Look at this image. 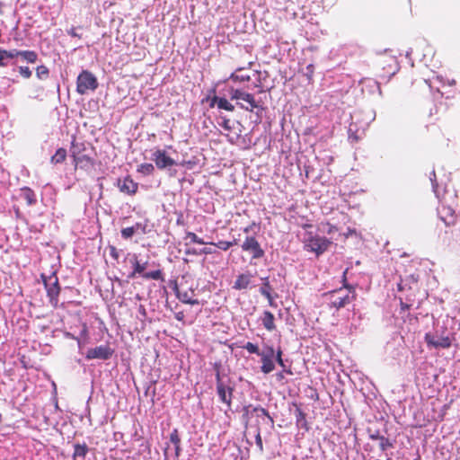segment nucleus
Listing matches in <instances>:
<instances>
[{
	"mask_svg": "<svg viewBox=\"0 0 460 460\" xmlns=\"http://www.w3.org/2000/svg\"><path fill=\"white\" fill-rule=\"evenodd\" d=\"M430 181L432 182L433 190L437 197L440 199L441 206L438 208V216L446 226H453L456 220V207L457 195L455 190H446L442 197H440L438 183L436 182V173L433 171Z\"/></svg>",
	"mask_w": 460,
	"mask_h": 460,
	"instance_id": "1",
	"label": "nucleus"
},
{
	"mask_svg": "<svg viewBox=\"0 0 460 460\" xmlns=\"http://www.w3.org/2000/svg\"><path fill=\"white\" fill-rule=\"evenodd\" d=\"M227 92L230 99L237 101L236 104L243 110L252 111L261 106L253 94L242 88L229 87Z\"/></svg>",
	"mask_w": 460,
	"mask_h": 460,
	"instance_id": "2",
	"label": "nucleus"
},
{
	"mask_svg": "<svg viewBox=\"0 0 460 460\" xmlns=\"http://www.w3.org/2000/svg\"><path fill=\"white\" fill-rule=\"evenodd\" d=\"M424 339L428 347L433 349H448L452 344L451 334L446 329L436 330L434 333L427 332Z\"/></svg>",
	"mask_w": 460,
	"mask_h": 460,
	"instance_id": "3",
	"label": "nucleus"
},
{
	"mask_svg": "<svg viewBox=\"0 0 460 460\" xmlns=\"http://www.w3.org/2000/svg\"><path fill=\"white\" fill-rule=\"evenodd\" d=\"M216 368V379H217V393L220 399V401L227 405L228 409H231L232 398L234 388L227 384L220 376L219 366L217 364L215 365Z\"/></svg>",
	"mask_w": 460,
	"mask_h": 460,
	"instance_id": "4",
	"label": "nucleus"
},
{
	"mask_svg": "<svg viewBox=\"0 0 460 460\" xmlns=\"http://www.w3.org/2000/svg\"><path fill=\"white\" fill-rule=\"evenodd\" d=\"M97 87V78L91 72L84 70L77 76L76 91L79 94H85L88 91H94Z\"/></svg>",
	"mask_w": 460,
	"mask_h": 460,
	"instance_id": "5",
	"label": "nucleus"
},
{
	"mask_svg": "<svg viewBox=\"0 0 460 460\" xmlns=\"http://www.w3.org/2000/svg\"><path fill=\"white\" fill-rule=\"evenodd\" d=\"M349 290L338 289L330 292L326 296H329V305L331 307L341 309L351 302L352 296L349 295Z\"/></svg>",
	"mask_w": 460,
	"mask_h": 460,
	"instance_id": "6",
	"label": "nucleus"
},
{
	"mask_svg": "<svg viewBox=\"0 0 460 460\" xmlns=\"http://www.w3.org/2000/svg\"><path fill=\"white\" fill-rule=\"evenodd\" d=\"M331 244V241H329L326 237L323 236H310L305 242V248L307 251L315 252L317 255L324 252Z\"/></svg>",
	"mask_w": 460,
	"mask_h": 460,
	"instance_id": "7",
	"label": "nucleus"
},
{
	"mask_svg": "<svg viewBox=\"0 0 460 460\" xmlns=\"http://www.w3.org/2000/svg\"><path fill=\"white\" fill-rule=\"evenodd\" d=\"M261 357V372L264 374H269L272 372L275 369V364H274V357H275V350L273 347L267 346L263 350H261L259 355Z\"/></svg>",
	"mask_w": 460,
	"mask_h": 460,
	"instance_id": "8",
	"label": "nucleus"
},
{
	"mask_svg": "<svg viewBox=\"0 0 460 460\" xmlns=\"http://www.w3.org/2000/svg\"><path fill=\"white\" fill-rule=\"evenodd\" d=\"M114 350L109 345H100L95 348L89 349L85 358L87 359H102L107 360L111 358Z\"/></svg>",
	"mask_w": 460,
	"mask_h": 460,
	"instance_id": "9",
	"label": "nucleus"
},
{
	"mask_svg": "<svg viewBox=\"0 0 460 460\" xmlns=\"http://www.w3.org/2000/svg\"><path fill=\"white\" fill-rule=\"evenodd\" d=\"M242 249L252 254L253 259H260L264 256V251L253 236H248L242 244Z\"/></svg>",
	"mask_w": 460,
	"mask_h": 460,
	"instance_id": "10",
	"label": "nucleus"
},
{
	"mask_svg": "<svg viewBox=\"0 0 460 460\" xmlns=\"http://www.w3.org/2000/svg\"><path fill=\"white\" fill-rule=\"evenodd\" d=\"M152 160L158 169H165L176 164V162L169 157L164 150L156 149L152 154Z\"/></svg>",
	"mask_w": 460,
	"mask_h": 460,
	"instance_id": "11",
	"label": "nucleus"
},
{
	"mask_svg": "<svg viewBox=\"0 0 460 460\" xmlns=\"http://www.w3.org/2000/svg\"><path fill=\"white\" fill-rule=\"evenodd\" d=\"M117 187L121 192L128 195H134L138 189L137 183L129 177H126L123 180H118Z\"/></svg>",
	"mask_w": 460,
	"mask_h": 460,
	"instance_id": "12",
	"label": "nucleus"
},
{
	"mask_svg": "<svg viewBox=\"0 0 460 460\" xmlns=\"http://www.w3.org/2000/svg\"><path fill=\"white\" fill-rule=\"evenodd\" d=\"M131 262L133 264V271L130 273L129 278L134 279L137 275L142 276L143 274H146L145 270L147 268L148 261H146L144 262H141L137 254L132 255Z\"/></svg>",
	"mask_w": 460,
	"mask_h": 460,
	"instance_id": "13",
	"label": "nucleus"
},
{
	"mask_svg": "<svg viewBox=\"0 0 460 460\" xmlns=\"http://www.w3.org/2000/svg\"><path fill=\"white\" fill-rule=\"evenodd\" d=\"M45 287L47 288L48 296L50 297V300L57 299L59 295V287L58 280L56 276L49 277V281L44 280Z\"/></svg>",
	"mask_w": 460,
	"mask_h": 460,
	"instance_id": "14",
	"label": "nucleus"
},
{
	"mask_svg": "<svg viewBox=\"0 0 460 460\" xmlns=\"http://www.w3.org/2000/svg\"><path fill=\"white\" fill-rule=\"evenodd\" d=\"M215 105H217L218 109L226 110L227 111H234V106L223 97L214 96L211 99L209 106L214 107Z\"/></svg>",
	"mask_w": 460,
	"mask_h": 460,
	"instance_id": "15",
	"label": "nucleus"
},
{
	"mask_svg": "<svg viewBox=\"0 0 460 460\" xmlns=\"http://www.w3.org/2000/svg\"><path fill=\"white\" fill-rule=\"evenodd\" d=\"M251 274H240L234 283L233 288L237 290L245 289L251 283Z\"/></svg>",
	"mask_w": 460,
	"mask_h": 460,
	"instance_id": "16",
	"label": "nucleus"
},
{
	"mask_svg": "<svg viewBox=\"0 0 460 460\" xmlns=\"http://www.w3.org/2000/svg\"><path fill=\"white\" fill-rule=\"evenodd\" d=\"M274 315L270 311H265L263 313V316L261 318V322H262V324L263 326L265 327L266 330L268 331H273L275 329V323H274Z\"/></svg>",
	"mask_w": 460,
	"mask_h": 460,
	"instance_id": "17",
	"label": "nucleus"
},
{
	"mask_svg": "<svg viewBox=\"0 0 460 460\" xmlns=\"http://www.w3.org/2000/svg\"><path fill=\"white\" fill-rule=\"evenodd\" d=\"M88 447L86 444H75L74 446V459L76 460L77 458L84 459L87 452H88Z\"/></svg>",
	"mask_w": 460,
	"mask_h": 460,
	"instance_id": "18",
	"label": "nucleus"
},
{
	"mask_svg": "<svg viewBox=\"0 0 460 460\" xmlns=\"http://www.w3.org/2000/svg\"><path fill=\"white\" fill-rule=\"evenodd\" d=\"M192 292H181L177 291V297L184 304L190 305H199V302L197 299H192L191 297Z\"/></svg>",
	"mask_w": 460,
	"mask_h": 460,
	"instance_id": "19",
	"label": "nucleus"
},
{
	"mask_svg": "<svg viewBox=\"0 0 460 460\" xmlns=\"http://www.w3.org/2000/svg\"><path fill=\"white\" fill-rule=\"evenodd\" d=\"M295 416L297 427L307 430L308 426L305 419V414L302 411V410L299 408L296 409Z\"/></svg>",
	"mask_w": 460,
	"mask_h": 460,
	"instance_id": "20",
	"label": "nucleus"
},
{
	"mask_svg": "<svg viewBox=\"0 0 460 460\" xmlns=\"http://www.w3.org/2000/svg\"><path fill=\"white\" fill-rule=\"evenodd\" d=\"M66 157V151L64 148H59L56 151L55 155H52L50 161L52 164H61L65 161Z\"/></svg>",
	"mask_w": 460,
	"mask_h": 460,
	"instance_id": "21",
	"label": "nucleus"
},
{
	"mask_svg": "<svg viewBox=\"0 0 460 460\" xmlns=\"http://www.w3.org/2000/svg\"><path fill=\"white\" fill-rule=\"evenodd\" d=\"M20 57L28 63H35L38 58L36 52L31 50H21Z\"/></svg>",
	"mask_w": 460,
	"mask_h": 460,
	"instance_id": "22",
	"label": "nucleus"
},
{
	"mask_svg": "<svg viewBox=\"0 0 460 460\" xmlns=\"http://www.w3.org/2000/svg\"><path fill=\"white\" fill-rule=\"evenodd\" d=\"M22 197L27 201L29 206H32L36 203L35 193L30 188H25L22 190Z\"/></svg>",
	"mask_w": 460,
	"mask_h": 460,
	"instance_id": "23",
	"label": "nucleus"
},
{
	"mask_svg": "<svg viewBox=\"0 0 460 460\" xmlns=\"http://www.w3.org/2000/svg\"><path fill=\"white\" fill-rule=\"evenodd\" d=\"M140 224H136L133 226L126 227L121 230V236L125 239L132 237L135 233L139 229Z\"/></svg>",
	"mask_w": 460,
	"mask_h": 460,
	"instance_id": "24",
	"label": "nucleus"
},
{
	"mask_svg": "<svg viewBox=\"0 0 460 460\" xmlns=\"http://www.w3.org/2000/svg\"><path fill=\"white\" fill-rule=\"evenodd\" d=\"M242 68H238L235 72L232 73L229 79L236 82H247L251 80V76L249 75H239L238 72L241 71Z\"/></svg>",
	"mask_w": 460,
	"mask_h": 460,
	"instance_id": "25",
	"label": "nucleus"
},
{
	"mask_svg": "<svg viewBox=\"0 0 460 460\" xmlns=\"http://www.w3.org/2000/svg\"><path fill=\"white\" fill-rule=\"evenodd\" d=\"M155 167L152 164H141L138 165L137 172L146 175L152 174Z\"/></svg>",
	"mask_w": 460,
	"mask_h": 460,
	"instance_id": "26",
	"label": "nucleus"
},
{
	"mask_svg": "<svg viewBox=\"0 0 460 460\" xmlns=\"http://www.w3.org/2000/svg\"><path fill=\"white\" fill-rule=\"evenodd\" d=\"M143 278L146 279H155L158 280L162 278V271L160 270L146 272V274H143Z\"/></svg>",
	"mask_w": 460,
	"mask_h": 460,
	"instance_id": "27",
	"label": "nucleus"
},
{
	"mask_svg": "<svg viewBox=\"0 0 460 460\" xmlns=\"http://www.w3.org/2000/svg\"><path fill=\"white\" fill-rule=\"evenodd\" d=\"M49 69L45 66H39L36 69V75L39 79H45L49 76Z\"/></svg>",
	"mask_w": 460,
	"mask_h": 460,
	"instance_id": "28",
	"label": "nucleus"
},
{
	"mask_svg": "<svg viewBox=\"0 0 460 460\" xmlns=\"http://www.w3.org/2000/svg\"><path fill=\"white\" fill-rule=\"evenodd\" d=\"M393 446L390 439L384 436L379 439V447L382 451H385L387 448L393 447Z\"/></svg>",
	"mask_w": 460,
	"mask_h": 460,
	"instance_id": "29",
	"label": "nucleus"
},
{
	"mask_svg": "<svg viewBox=\"0 0 460 460\" xmlns=\"http://www.w3.org/2000/svg\"><path fill=\"white\" fill-rule=\"evenodd\" d=\"M186 239H190L191 243L204 244L205 242L199 238L195 233L188 232L186 234Z\"/></svg>",
	"mask_w": 460,
	"mask_h": 460,
	"instance_id": "30",
	"label": "nucleus"
},
{
	"mask_svg": "<svg viewBox=\"0 0 460 460\" xmlns=\"http://www.w3.org/2000/svg\"><path fill=\"white\" fill-rule=\"evenodd\" d=\"M243 348L245 349L251 354L259 355V353L261 352L258 346L252 342H247Z\"/></svg>",
	"mask_w": 460,
	"mask_h": 460,
	"instance_id": "31",
	"label": "nucleus"
},
{
	"mask_svg": "<svg viewBox=\"0 0 460 460\" xmlns=\"http://www.w3.org/2000/svg\"><path fill=\"white\" fill-rule=\"evenodd\" d=\"M215 246H217L218 249H221L223 251L228 250L231 246H233L232 242L228 241H219L217 243H213Z\"/></svg>",
	"mask_w": 460,
	"mask_h": 460,
	"instance_id": "32",
	"label": "nucleus"
},
{
	"mask_svg": "<svg viewBox=\"0 0 460 460\" xmlns=\"http://www.w3.org/2000/svg\"><path fill=\"white\" fill-rule=\"evenodd\" d=\"M222 122H219V126H221L225 130L230 131L232 130L231 120L226 117H222Z\"/></svg>",
	"mask_w": 460,
	"mask_h": 460,
	"instance_id": "33",
	"label": "nucleus"
},
{
	"mask_svg": "<svg viewBox=\"0 0 460 460\" xmlns=\"http://www.w3.org/2000/svg\"><path fill=\"white\" fill-rule=\"evenodd\" d=\"M20 53H21V50H17V49H11V50L4 49V54L5 55L7 59H12V58L20 57Z\"/></svg>",
	"mask_w": 460,
	"mask_h": 460,
	"instance_id": "34",
	"label": "nucleus"
},
{
	"mask_svg": "<svg viewBox=\"0 0 460 460\" xmlns=\"http://www.w3.org/2000/svg\"><path fill=\"white\" fill-rule=\"evenodd\" d=\"M170 441L173 444V445H180L181 444V438L179 437V434H178V431L177 429H174L171 435H170Z\"/></svg>",
	"mask_w": 460,
	"mask_h": 460,
	"instance_id": "35",
	"label": "nucleus"
},
{
	"mask_svg": "<svg viewBox=\"0 0 460 460\" xmlns=\"http://www.w3.org/2000/svg\"><path fill=\"white\" fill-rule=\"evenodd\" d=\"M274 358L276 359L277 363L283 368H285V363H284V360L282 359V351L280 349H279L277 350V352H275V357Z\"/></svg>",
	"mask_w": 460,
	"mask_h": 460,
	"instance_id": "36",
	"label": "nucleus"
},
{
	"mask_svg": "<svg viewBox=\"0 0 460 460\" xmlns=\"http://www.w3.org/2000/svg\"><path fill=\"white\" fill-rule=\"evenodd\" d=\"M19 73L24 78H30L31 76V71L28 66H19Z\"/></svg>",
	"mask_w": 460,
	"mask_h": 460,
	"instance_id": "37",
	"label": "nucleus"
},
{
	"mask_svg": "<svg viewBox=\"0 0 460 460\" xmlns=\"http://www.w3.org/2000/svg\"><path fill=\"white\" fill-rule=\"evenodd\" d=\"M270 287L269 285V282L265 283L264 286L261 288V294L267 298L270 299Z\"/></svg>",
	"mask_w": 460,
	"mask_h": 460,
	"instance_id": "38",
	"label": "nucleus"
},
{
	"mask_svg": "<svg viewBox=\"0 0 460 460\" xmlns=\"http://www.w3.org/2000/svg\"><path fill=\"white\" fill-rule=\"evenodd\" d=\"M253 411L257 412L258 416H261V415L267 416L272 421V420L270 417L268 411L264 408L256 407V408L253 409Z\"/></svg>",
	"mask_w": 460,
	"mask_h": 460,
	"instance_id": "39",
	"label": "nucleus"
},
{
	"mask_svg": "<svg viewBox=\"0 0 460 460\" xmlns=\"http://www.w3.org/2000/svg\"><path fill=\"white\" fill-rule=\"evenodd\" d=\"M4 53V49H0V66H5L7 65L5 62L7 58L5 57V55Z\"/></svg>",
	"mask_w": 460,
	"mask_h": 460,
	"instance_id": "40",
	"label": "nucleus"
},
{
	"mask_svg": "<svg viewBox=\"0 0 460 460\" xmlns=\"http://www.w3.org/2000/svg\"><path fill=\"white\" fill-rule=\"evenodd\" d=\"M383 436H380L379 435V431L378 430H376L374 432H371L369 430V438L371 440H379Z\"/></svg>",
	"mask_w": 460,
	"mask_h": 460,
	"instance_id": "41",
	"label": "nucleus"
},
{
	"mask_svg": "<svg viewBox=\"0 0 460 460\" xmlns=\"http://www.w3.org/2000/svg\"><path fill=\"white\" fill-rule=\"evenodd\" d=\"M255 440H256L257 447L260 448L261 451H262V449H263L262 439H261V434L259 432L255 437Z\"/></svg>",
	"mask_w": 460,
	"mask_h": 460,
	"instance_id": "42",
	"label": "nucleus"
},
{
	"mask_svg": "<svg viewBox=\"0 0 460 460\" xmlns=\"http://www.w3.org/2000/svg\"><path fill=\"white\" fill-rule=\"evenodd\" d=\"M313 73H314V66L308 65L306 66V76L310 79L313 75Z\"/></svg>",
	"mask_w": 460,
	"mask_h": 460,
	"instance_id": "43",
	"label": "nucleus"
},
{
	"mask_svg": "<svg viewBox=\"0 0 460 460\" xmlns=\"http://www.w3.org/2000/svg\"><path fill=\"white\" fill-rule=\"evenodd\" d=\"M68 34L71 35L72 37H80L76 31H75V28H72L71 30L68 31Z\"/></svg>",
	"mask_w": 460,
	"mask_h": 460,
	"instance_id": "44",
	"label": "nucleus"
},
{
	"mask_svg": "<svg viewBox=\"0 0 460 460\" xmlns=\"http://www.w3.org/2000/svg\"><path fill=\"white\" fill-rule=\"evenodd\" d=\"M86 334H87V327H86V325H84V327H83V329L81 331V335L82 336H86Z\"/></svg>",
	"mask_w": 460,
	"mask_h": 460,
	"instance_id": "45",
	"label": "nucleus"
},
{
	"mask_svg": "<svg viewBox=\"0 0 460 460\" xmlns=\"http://www.w3.org/2000/svg\"><path fill=\"white\" fill-rule=\"evenodd\" d=\"M175 447V455L178 456L180 454V445H174Z\"/></svg>",
	"mask_w": 460,
	"mask_h": 460,
	"instance_id": "46",
	"label": "nucleus"
},
{
	"mask_svg": "<svg viewBox=\"0 0 460 460\" xmlns=\"http://www.w3.org/2000/svg\"><path fill=\"white\" fill-rule=\"evenodd\" d=\"M67 336L71 337L72 339L76 340L79 347L81 346V341L78 338H75V336L71 335L70 333H67Z\"/></svg>",
	"mask_w": 460,
	"mask_h": 460,
	"instance_id": "47",
	"label": "nucleus"
},
{
	"mask_svg": "<svg viewBox=\"0 0 460 460\" xmlns=\"http://www.w3.org/2000/svg\"><path fill=\"white\" fill-rule=\"evenodd\" d=\"M182 318H183V314L182 313H178L176 314V319L177 320H182Z\"/></svg>",
	"mask_w": 460,
	"mask_h": 460,
	"instance_id": "48",
	"label": "nucleus"
},
{
	"mask_svg": "<svg viewBox=\"0 0 460 460\" xmlns=\"http://www.w3.org/2000/svg\"><path fill=\"white\" fill-rule=\"evenodd\" d=\"M140 312L141 314H146V310L143 306H140Z\"/></svg>",
	"mask_w": 460,
	"mask_h": 460,
	"instance_id": "49",
	"label": "nucleus"
},
{
	"mask_svg": "<svg viewBox=\"0 0 460 460\" xmlns=\"http://www.w3.org/2000/svg\"><path fill=\"white\" fill-rule=\"evenodd\" d=\"M249 231H250V227H245V228L243 229V232H244V233H249Z\"/></svg>",
	"mask_w": 460,
	"mask_h": 460,
	"instance_id": "50",
	"label": "nucleus"
},
{
	"mask_svg": "<svg viewBox=\"0 0 460 460\" xmlns=\"http://www.w3.org/2000/svg\"><path fill=\"white\" fill-rule=\"evenodd\" d=\"M2 7H3V4H2V3L0 2V14L2 13Z\"/></svg>",
	"mask_w": 460,
	"mask_h": 460,
	"instance_id": "51",
	"label": "nucleus"
},
{
	"mask_svg": "<svg viewBox=\"0 0 460 460\" xmlns=\"http://www.w3.org/2000/svg\"><path fill=\"white\" fill-rule=\"evenodd\" d=\"M186 253H187V254H191V253H193V252H190V250H188V251L186 252Z\"/></svg>",
	"mask_w": 460,
	"mask_h": 460,
	"instance_id": "52",
	"label": "nucleus"
},
{
	"mask_svg": "<svg viewBox=\"0 0 460 460\" xmlns=\"http://www.w3.org/2000/svg\"><path fill=\"white\" fill-rule=\"evenodd\" d=\"M232 243H233V245L237 243L236 240H234V242H232Z\"/></svg>",
	"mask_w": 460,
	"mask_h": 460,
	"instance_id": "53",
	"label": "nucleus"
},
{
	"mask_svg": "<svg viewBox=\"0 0 460 460\" xmlns=\"http://www.w3.org/2000/svg\"><path fill=\"white\" fill-rule=\"evenodd\" d=\"M386 460H391V458H390V457H387V459H386Z\"/></svg>",
	"mask_w": 460,
	"mask_h": 460,
	"instance_id": "54",
	"label": "nucleus"
}]
</instances>
